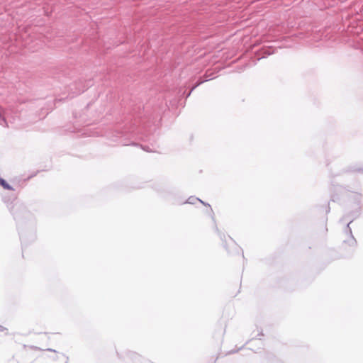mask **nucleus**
I'll list each match as a JSON object with an SVG mask.
<instances>
[{
  "label": "nucleus",
  "instance_id": "f257e3e1",
  "mask_svg": "<svg viewBox=\"0 0 363 363\" xmlns=\"http://www.w3.org/2000/svg\"><path fill=\"white\" fill-rule=\"evenodd\" d=\"M351 222L352 221H350L349 223H347V230H346V233L349 234L350 238H349V239L347 241H345V242L348 243V245H350V246H354L357 244V241L354 239V238L353 237V235L352 234L351 228H350V224Z\"/></svg>",
  "mask_w": 363,
  "mask_h": 363
},
{
  "label": "nucleus",
  "instance_id": "f03ea898",
  "mask_svg": "<svg viewBox=\"0 0 363 363\" xmlns=\"http://www.w3.org/2000/svg\"><path fill=\"white\" fill-rule=\"evenodd\" d=\"M0 185L4 189L7 190H13V188L6 182V180H4L2 178H0Z\"/></svg>",
  "mask_w": 363,
  "mask_h": 363
},
{
  "label": "nucleus",
  "instance_id": "7ed1b4c3",
  "mask_svg": "<svg viewBox=\"0 0 363 363\" xmlns=\"http://www.w3.org/2000/svg\"><path fill=\"white\" fill-rule=\"evenodd\" d=\"M196 201H199L201 203H203V205H206V203L203 201H201V199H199L198 198L194 197V196H190L187 199L186 203H191V204H194Z\"/></svg>",
  "mask_w": 363,
  "mask_h": 363
},
{
  "label": "nucleus",
  "instance_id": "20e7f679",
  "mask_svg": "<svg viewBox=\"0 0 363 363\" xmlns=\"http://www.w3.org/2000/svg\"><path fill=\"white\" fill-rule=\"evenodd\" d=\"M22 208H21V206H20L14 207V209H13L12 213H13L15 219H18L19 215H18V211H19Z\"/></svg>",
  "mask_w": 363,
  "mask_h": 363
},
{
  "label": "nucleus",
  "instance_id": "39448f33",
  "mask_svg": "<svg viewBox=\"0 0 363 363\" xmlns=\"http://www.w3.org/2000/svg\"><path fill=\"white\" fill-rule=\"evenodd\" d=\"M208 79H206V81H208ZM203 82H205V80H203V81H200L199 82H197L192 88L190 90V91L186 95V97H189L191 94V93L193 91V90L197 87L198 86H199L201 84H202Z\"/></svg>",
  "mask_w": 363,
  "mask_h": 363
},
{
  "label": "nucleus",
  "instance_id": "423d86ee",
  "mask_svg": "<svg viewBox=\"0 0 363 363\" xmlns=\"http://www.w3.org/2000/svg\"><path fill=\"white\" fill-rule=\"evenodd\" d=\"M0 124L4 125V126H6L7 125L6 121L5 120V118L1 114H0Z\"/></svg>",
  "mask_w": 363,
  "mask_h": 363
},
{
  "label": "nucleus",
  "instance_id": "0eeeda50",
  "mask_svg": "<svg viewBox=\"0 0 363 363\" xmlns=\"http://www.w3.org/2000/svg\"><path fill=\"white\" fill-rule=\"evenodd\" d=\"M272 48H268L264 51V54L269 55L273 53L274 50L271 51Z\"/></svg>",
  "mask_w": 363,
  "mask_h": 363
},
{
  "label": "nucleus",
  "instance_id": "6e6552de",
  "mask_svg": "<svg viewBox=\"0 0 363 363\" xmlns=\"http://www.w3.org/2000/svg\"><path fill=\"white\" fill-rule=\"evenodd\" d=\"M141 148L143 150H144L145 151H147V152H151L152 150H150L149 147L148 146H143V145H140Z\"/></svg>",
  "mask_w": 363,
  "mask_h": 363
},
{
  "label": "nucleus",
  "instance_id": "1a4fd4ad",
  "mask_svg": "<svg viewBox=\"0 0 363 363\" xmlns=\"http://www.w3.org/2000/svg\"><path fill=\"white\" fill-rule=\"evenodd\" d=\"M47 350L48 351H50V352H56V351L55 350H52V349H48Z\"/></svg>",
  "mask_w": 363,
  "mask_h": 363
},
{
  "label": "nucleus",
  "instance_id": "9d476101",
  "mask_svg": "<svg viewBox=\"0 0 363 363\" xmlns=\"http://www.w3.org/2000/svg\"><path fill=\"white\" fill-rule=\"evenodd\" d=\"M4 329L5 328L3 326L0 325V331H3Z\"/></svg>",
  "mask_w": 363,
  "mask_h": 363
}]
</instances>
